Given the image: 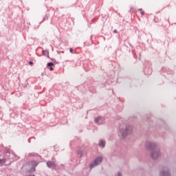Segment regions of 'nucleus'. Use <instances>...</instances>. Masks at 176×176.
<instances>
[{
    "label": "nucleus",
    "instance_id": "14",
    "mask_svg": "<svg viewBox=\"0 0 176 176\" xmlns=\"http://www.w3.org/2000/svg\"><path fill=\"white\" fill-rule=\"evenodd\" d=\"M6 163V158L4 159H0V164H5Z\"/></svg>",
    "mask_w": 176,
    "mask_h": 176
},
{
    "label": "nucleus",
    "instance_id": "24",
    "mask_svg": "<svg viewBox=\"0 0 176 176\" xmlns=\"http://www.w3.org/2000/svg\"><path fill=\"white\" fill-rule=\"evenodd\" d=\"M118 176H122V173L118 172Z\"/></svg>",
    "mask_w": 176,
    "mask_h": 176
},
{
    "label": "nucleus",
    "instance_id": "22",
    "mask_svg": "<svg viewBox=\"0 0 176 176\" xmlns=\"http://www.w3.org/2000/svg\"><path fill=\"white\" fill-rule=\"evenodd\" d=\"M113 32L114 34H118V30H114L113 31Z\"/></svg>",
    "mask_w": 176,
    "mask_h": 176
},
{
    "label": "nucleus",
    "instance_id": "20",
    "mask_svg": "<svg viewBox=\"0 0 176 176\" xmlns=\"http://www.w3.org/2000/svg\"><path fill=\"white\" fill-rule=\"evenodd\" d=\"M44 20H47V15L45 16V17L43 19V21H44Z\"/></svg>",
    "mask_w": 176,
    "mask_h": 176
},
{
    "label": "nucleus",
    "instance_id": "27",
    "mask_svg": "<svg viewBox=\"0 0 176 176\" xmlns=\"http://www.w3.org/2000/svg\"><path fill=\"white\" fill-rule=\"evenodd\" d=\"M10 153V152H9V150H7V153Z\"/></svg>",
    "mask_w": 176,
    "mask_h": 176
},
{
    "label": "nucleus",
    "instance_id": "12",
    "mask_svg": "<svg viewBox=\"0 0 176 176\" xmlns=\"http://www.w3.org/2000/svg\"><path fill=\"white\" fill-rule=\"evenodd\" d=\"M99 146H102L103 148H105V141L100 140L99 142Z\"/></svg>",
    "mask_w": 176,
    "mask_h": 176
},
{
    "label": "nucleus",
    "instance_id": "2",
    "mask_svg": "<svg viewBox=\"0 0 176 176\" xmlns=\"http://www.w3.org/2000/svg\"><path fill=\"white\" fill-rule=\"evenodd\" d=\"M133 131V126L126 125L124 129H120V134L122 138H126L127 135H130Z\"/></svg>",
    "mask_w": 176,
    "mask_h": 176
},
{
    "label": "nucleus",
    "instance_id": "26",
    "mask_svg": "<svg viewBox=\"0 0 176 176\" xmlns=\"http://www.w3.org/2000/svg\"><path fill=\"white\" fill-rule=\"evenodd\" d=\"M129 46H131V47H133V45H131V43H129Z\"/></svg>",
    "mask_w": 176,
    "mask_h": 176
},
{
    "label": "nucleus",
    "instance_id": "10",
    "mask_svg": "<svg viewBox=\"0 0 176 176\" xmlns=\"http://www.w3.org/2000/svg\"><path fill=\"white\" fill-rule=\"evenodd\" d=\"M43 56L47 57V58H50V57L49 56V50H43Z\"/></svg>",
    "mask_w": 176,
    "mask_h": 176
},
{
    "label": "nucleus",
    "instance_id": "9",
    "mask_svg": "<svg viewBox=\"0 0 176 176\" xmlns=\"http://www.w3.org/2000/svg\"><path fill=\"white\" fill-rule=\"evenodd\" d=\"M47 166L49 167V168H51V167H56V163L53 161H48L47 162Z\"/></svg>",
    "mask_w": 176,
    "mask_h": 176
},
{
    "label": "nucleus",
    "instance_id": "1",
    "mask_svg": "<svg viewBox=\"0 0 176 176\" xmlns=\"http://www.w3.org/2000/svg\"><path fill=\"white\" fill-rule=\"evenodd\" d=\"M146 148L148 151H151V157L153 160H156L162 153H160V149L157 148V144L155 143L148 142L146 143Z\"/></svg>",
    "mask_w": 176,
    "mask_h": 176
},
{
    "label": "nucleus",
    "instance_id": "16",
    "mask_svg": "<svg viewBox=\"0 0 176 176\" xmlns=\"http://www.w3.org/2000/svg\"><path fill=\"white\" fill-rule=\"evenodd\" d=\"M139 11H141L140 13H141L142 16H144V14H145V12L142 11V8H140Z\"/></svg>",
    "mask_w": 176,
    "mask_h": 176
},
{
    "label": "nucleus",
    "instance_id": "18",
    "mask_svg": "<svg viewBox=\"0 0 176 176\" xmlns=\"http://www.w3.org/2000/svg\"><path fill=\"white\" fill-rule=\"evenodd\" d=\"M69 52H70V53H72V54H74V49H72V48H69Z\"/></svg>",
    "mask_w": 176,
    "mask_h": 176
},
{
    "label": "nucleus",
    "instance_id": "6",
    "mask_svg": "<svg viewBox=\"0 0 176 176\" xmlns=\"http://www.w3.org/2000/svg\"><path fill=\"white\" fill-rule=\"evenodd\" d=\"M159 122H160L161 126L157 125L155 126L156 130H162V128L165 129H167V126L166 125V122H164V120H160Z\"/></svg>",
    "mask_w": 176,
    "mask_h": 176
},
{
    "label": "nucleus",
    "instance_id": "19",
    "mask_svg": "<svg viewBox=\"0 0 176 176\" xmlns=\"http://www.w3.org/2000/svg\"><path fill=\"white\" fill-rule=\"evenodd\" d=\"M28 64H29V65H34V62L30 61V62L28 63Z\"/></svg>",
    "mask_w": 176,
    "mask_h": 176
},
{
    "label": "nucleus",
    "instance_id": "8",
    "mask_svg": "<svg viewBox=\"0 0 176 176\" xmlns=\"http://www.w3.org/2000/svg\"><path fill=\"white\" fill-rule=\"evenodd\" d=\"M160 176H171V173L168 170H161L160 172Z\"/></svg>",
    "mask_w": 176,
    "mask_h": 176
},
{
    "label": "nucleus",
    "instance_id": "15",
    "mask_svg": "<svg viewBox=\"0 0 176 176\" xmlns=\"http://www.w3.org/2000/svg\"><path fill=\"white\" fill-rule=\"evenodd\" d=\"M50 58L51 61L54 63V64H58V63L57 61H56V59L52 58Z\"/></svg>",
    "mask_w": 176,
    "mask_h": 176
},
{
    "label": "nucleus",
    "instance_id": "4",
    "mask_svg": "<svg viewBox=\"0 0 176 176\" xmlns=\"http://www.w3.org/2000/svg\"><path fill=\"white\" fill-rule=\"evenodd\" d=\"M146 64L147 66L144 68V75H151L152 68H151V65H152V64L149 62H146Z\"/></svg>",
    "mask_w": 176,
    "mask_h": 176
},
{
    "label": "nucleus",
    "instance_id": "23",
    "mask_svg": "<svg viewBox=\"0 0 176 176\" xmlns=\"http://www.w3.org/2000/svg\"><path fill=\"white\" fill-rule=\"evenodd\" d=\"M27 85H28V80H25V86H27Z\"/></svg>",
    "mask_w": 176,
    "mask_h": 176
},
{
    "label": "nucleus",
    "instance_id": "3",
    "mask_svg": "<svg viewBox=\"0 0 176 176\" xmlns=\"http://www.w3.org/2000/svg\"><path fill=\"white\" fill-rule=\"evenodd\" d=\"M102 162V156H98L92 163L90 164L89 167L90 168H94L95 166H98L100 163Z\"/></svg>",
    "mask_w": 176,
    "mask_h": 176
},
{
    "label": "nucleus",
    "instance_id": "11",
    "mask_svg": "<svg viewBox=\"0 0 176 176\" xmlns=\"http://www.w3.org/2000/svg\"><path fill=\"white\" fill-rule=\"evenodd\" d=\"M77 154L80 155V157H83L85 153L83 152V151L78 149L77 150Z\"/></svg>",
    "mask_w": 176,
    "mask_h": 176
},
{
    "label": "nucleus",
    "instance_id": "5",
    "mask_svg": "<svg viewBox=\"0 0 176 176\" xmlns=\"http://www.w3.org/2000/svg\"><path fill=\"white\" fill-rule=\"evenodd\" d=\"M94 123H96L98 126H101V124H104V123H105V118L98 116L94 119Z\"/></svg>",
    "mask_w": 176,
    "mask_h": 176
},
{
    "label": "nucleus",
    "instance_id": "25",
    "mask_svg": "<svg viewBox=\"0 0 176 176\" xmlns=\"http://www.w3.org/2000/svg\"><path fill=\"white\" fill-rule=\"evenodd\" d=\"M27 164H30V162H27L26 164L23 165V167H24L25 166H26Z\"/></svg>",
    "mask_w": 176,
    "mask_h": 176
},
{
    "label": "nucleus",
    "instance_id": "13",
    "mask_svg": "<svg viewBox=\"0 0 176 176\" xmlns=\"http://www.w3.org/2000/svg\"><path fill=\"white\" fill-rule=\"evenodd\" d=\"M54 64H56V63H54L53 62H49L47 64V67H54Z\"/></svg>",
    "mask_w": 176,
    "mask_h": 176
},
{
    "label": "nucleus",
    "instance_id": "7",
    "mask_svg": "<svg viewBox=\"0 0 176 176\" xmlns=\"http://www.w3.org/2000/svg\"><path fill=\"white\" fill-rule=\"evenodd\" d=\"M32 168L30 169V173L36 171V166H38V162L36 161H31Z\"/></svg>",
    "mask_w": 176,
    "mask_h": 176
},
{
    "label": "nucleus",
    "instance_id": "21",
    "mask_svg": "<svg viewBox=\"0 0 176 176\" xmlns=\"http://www.w3.org/2000/svg\"><path fill=\"white\" fill-rule=\"evenodd\" d=\"M50 71H54V68H53L52 67H50Z\"/></svg>",
    "mask_w": 176,
    "mask_h": 176
},
{
    "label": "nucleus",
    "instance_id": "17",
    "mask_svg": "<svg viewBox=\"0 0 176 176\" xmlns=\"http://www.w3.org/2000/svg\"><path fill=\"white\" fill-rule=\"evenodd\" d=\"M147 122H148L149 126H151L152 123H153V122H149V118H147Z\"/></svg>",
    "mask_w": 176,
    "mask_h": 176
}]
</instances>
